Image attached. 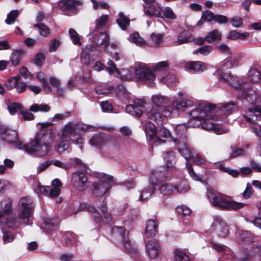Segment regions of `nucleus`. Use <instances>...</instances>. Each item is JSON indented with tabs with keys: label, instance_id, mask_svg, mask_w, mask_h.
Segmentation results:
<instances>
[{
	"label": "nucleus",
	"instance_id": "nucleus-14",
	"mask_svg": "<svg viewBox=\"0 0 261 261\" xmlns=\"http://www.w3.org/2000/svg\"><path fill=\"white\" fill-rule=\"evenodd\" d=\"M73 187L80 191H83L87 188L88 178L85 173L80 171L73 173L71 177Z\"/></svg>",
	"mask_w": 261,
	"mask_h": 261
},
{
	"label": "nucleus",
	"instance_id": "nucleus-52",
	"mask_svg": "<svg viewBox=\"0 0 261 261\" xmlns=\"http://www.w3.org/2000/svg\"><path fill=\"white\" fill-rule=\"evenodd\" d=\"M19 11L18 10H12L8 15L5 22L8 24H13L17 17L18 16Z\"/></svg>",
	"mask_w": 261,
	"mask_h": 261
},
{
	"label": "nucleus",
	"instance_id": "nucleus-15",
	"mask_svg": "<svg viewBox=\"0 0 261 261\" xmlns=\"http://www.w3.org/2000/svg\"><path fill=\"white\" fill-rule=\"evenodd\" d=\"M1 138L15 147L22 149L23 144L18 139L17 133L13 130L7 129L4 130L1 134Z\"/></svg>",
	"mask_w": 261,
	"mask_h": 261
},
{
	"label": "nucleus",
	"instance_id": "nucleus-22",
	"mask_svg": "<svg viewBox=\"0 0 261 261\" xmlns=\"http://www.w3.org/2000/svg\"><path fill=\"white\" fill-rule=\"evenodd\" d=\"M163 158L167 168L170 171L174 170L176 162L175 153L172 151L165 152Z\"/></svg>",
	"mask_w": 261,
	"mask_h": 261
},
{
	"label": "nucleus",
	"instance_id": "nucleus-1",
	"mask_svg": "<svg viewBox=\"0 0 261 261\" xmlns=\"http://www.w3.org/2000/svg\"><path fill=\"white\" fill-rule=\"evenodd\" d=\"M4 213H0V225L6 224L10 228L17 227L21 224H31V219L33 216L34 205L32 200L28 197L21 198L17 205V218L9 216L11 212V203L8 200L2 202Z\"/></svg>",
	"mask_w": 261,
	"mask_h": 261
},
{
	"label": "nucleus",
	"instance_id": "nucleus-25",
	"mask_svg": "<svg viewBox=\"0 0 261 261\" xmlns=\"http://www.w3.org/2000/svg\"><path fill=\"white\" fill-rule=\"evenodd\" d=\"M81 4L82 2L80 1L67 0L60 2L59 4V7L63 11H75L76 10V6Z\"/></svg>",
	"mask_w": 261,
	"mask_h": 261
},
{
	"label": "nucleus",
	"instance_id": "nucleus-11",
	"mask_svg": "<svg viewBox=\"0 0 261 261\" xmlns=\"http://www.w3.org/2000/svg\"><path fill=\"white\" fill-rule=\"evenodd\" d=\"M174 107L172 105L171 106H167L159 109V111H156L151 109L149 111L147 112L148 117L153 120L157 121L161 119V116L162 115L165 117H168L172 116L173 117L177 116L179 113L176 112L174 110Z\"/></svg>",
	"mask_w": 261,
	"mask_h": 261
},
{
	"label": "nucleus",
	"instance_id": "nucleus-20",
	"mask_svg": "<svg viewBox=\"0 0 261 261\" xmlns=\"http://www.w3.org/2000/svg\"><path fill=\"white\" fill-rule=\"evenodd\" d=\"M239 235L242 243L247 248H254L256 245L254 237L248 231L241 230L239 232Z\"/></svg>",
	"mask_w": 261,
	"mask_h": 261
},
{
	"label": "nucleus",
	"instance_id": "nucleus-50",
	"mask_svg": "<svg viewBox=\"0 0 261 261\" xmlns=\"http://www.w3.org/2000/svg\"><path fill=\"white\" fill-rule=\"evenodd\" d=\"M69 34L70 39L74 44L77 45L81 44L80 35L73 29H69Z\"/></svg>",
	"mask_w": 261,
	"mask_h": 261
},
{
	"label": "nucleus",
	"instance_id": "nucleus-62",
	"mask_svg": "<svg viewBox=\"0 0 261 261\" xmlns=\"http://www.w3.org/2000/svg\"><path fill=\"white\" fill-rule=\"evenodd\" d=\"M111 90V88L110 87L108 88L107 86H97L95 89L96 93L98 95L108 94L109 93Z\"/></svg>",
	"mask_w": 261,
	"mask_h": 261
},
{
	"label": "nucleus",
	"instance_id": "nucleus-58",
	"mask_svg": "<svg viewBox=\"0 0 261 261\" xmlns=\"http://www.w3.org/2000/svg\"><path fill=\"white\" fill-rule=\"evenodd\" d=\"M93 4V8L94 9H108L109 5L103 1L97 2L96 0H90Z\"/></svg>",
	"mask_w": 261,
	"mask_h": 261
},
{
	"label": "nucleus",
	"instance_id": "nucleus-3",
	"mask_svg": "<svg viewBox=\"0 0 261 261\" xmlns=\"http://www.w3.org/2000/svg\"><path fill=\"white\" fill-rule=\"evenodd\" d=\"M215 105L201 103L190 113L189 124L193 127L201 125L202 128L211 130L217 135L225 134L227 128H223L214 122L218 120L217 115L214 114Z\"/></svg>",
	"mask_w": 261,
	"mask_h": 261
},
{
	"label": "nucleus",
	"instance_id": "nucleus-55",
	"mask_svg": "<svg viewBox=\"0 0 261 261\" xmlns=\"http://www.w3.org/2000/svg\"><path fill=\"white\" fill-rule=\"evenodd\" d=\"M169 66L167 61H162L154 64L152 67V70L154 72L164 71Z\"/></svg>",
	"mask_w": 261,
	"mask_h": 261
},
{
	"label": "nucleus",
	"instance_id": "nucleus-33",
	"mask_svg": "<svg viewBox=\"0 0 261 261\" xmlns=\"http://www.w3.org/2000/svg\"><path fill=\"white\" fill-rule=\"evenodd\" d=\"M116 22L121 29L124 31L126 30L130 23L129 19L124 15L122 12H120L118 14Z\"/></svg>",
	"mask_w": 261,
	"mask_h": 261
},
{
	"label": "nucleus",
	"instance_id": "nucleus-37",
	"mask_svg": "<svg viewBox=\"0 0 261 261\" xmlns=\"http://www.w3.org/2000/svg\"><path fill=\"white\" fill-rule=\"evenodd\" d=\"M112 234L114 238L122 241L125 240V229L123 227L115 226L112 229Z\"/></svg>",
	"mask_w": 261,
	"mask_h": 261
},
{
	"label": "nucleus",
	"instance_id": "nucleus-4",
	"mask_svg": "<svg viewBox=\"0 0 261 261\" xmlns=\"http://www.w3.org/2000/svg\"><path fill=\"white\" fill-rule=\"evenodd\" d=\"M239 97L247 107L245 114L247 120L254 123L261 117V97L257 95L253 89L248 87L240 90Z\"/></svg>",
	"mask_w": 261,
	"mask_h": 261
},
{
	"label": "nucleus",
	"instance_id": "nucleus-56",
	"mask_svg": "<svg viewBox=\"0 0 261 261\" xmlns=\"http://www.w3.org/2000/svg\"><path fill=\"white\" fill-rule=\"evenodd\" d=\"M162 13L163 14V17H165L170 19H175L176 18V15L170 7H166L162 9Z\"/></svg>",
	"mask_w": 261,
	"mask_h": 261
},
{
	"label": "nucleus",
	"instance_id": "nucleus-41",
	"mask_svg": "<svg viewBox=\"0 0 261 261\" xmlns=\"http://www.w3.org/2000/svg\"><path fill=\"white\" fill-rule=\"evenodd\" d=\"M145 132L150 139H155L157 133L155 125L151 122H148L145 126Z\"/></svg>",
	"mask_w": 261,
	"mask_h": 261
},
{
	"label": "nucleus",
	"instance_id": "nucleus-47",
	"mask_svg": "<svg viewBox=\"0 0 261 261\" xmlns=\"http://www.w3.org/2000/svg\"><path fill=\"white\" fill-rule=\"evenodd\" d=\"M177 81L176 76L172 74H168L167 76L161 79V82L166 84L168 86H172Z\"/></svg>",
	"mask_w": 261,
	"mask_h": 261
},
{
	"label": "nucleus",
	"instance_id": "nucleus-34",
	"mask_svg": "<svg viewBox=\"0 0 261 261\" xmlns=\"http://www.w3.org/2000/svg\"><path fill=\"white\" fill-rule=\"evenodd\" d=\"M167 177L164 172L160 171H154L150 175V182L156 186L159 181Z\"/></svg>",
	"mask_w": 261,
	"mask_h": 261
},
{
	"label": "nucleus",
	"instance_id": "nucleus-35",
	"mask_svg": "<svg viewBox=\"0 0 261 261\" xmlns=\"http://www.w3.org/2000/svg\"><path fill=\"white\" fill-rule=\"evenodd\" d=\"M128 40L139 46H144L146 45L145 41L137 32H135L129 35Z\"/></svg>",
	"mask_w": 261,
	"mask_h": 261
},
{
	"label": "nucleus",
	"instance_id": "nucleus-64",
	"mask_svg": "<svg viewBox=\"0 0 261 261\" xmlns=\"http://www.w3.org/2000/svg\"><path fill=\"white\" fill-rule=\"evenodd\" d=\"M255 253L247 251L244 256L236 255V257L239 261H248L255 255Z\"/></svg>",
	"mask_w": 261,
	"mask_h": 261
},
{
	"label": "nucleus",
	"instance_id": "nucleus-9",
	"mask_svg": "<svg viewBox=\"0 0 261 261\" xmlns=\"http://www.w3.org/2000/svg\"><path fill=\"white\" fill-rule=\"evenodd\" d=\"M109 19V16L107 14H102L96 19L95 28L92 33L94 41L96 43H98L100 39L102 43L107 42L108 35L106 32L102 31V29L106 26Z\"/></svg>",
	"mask_w": 261,
	"mask_h": 261
},
{
	"label": "nucleus",
	"instance_id": "nucleus-18",
	"mask_svg": "<svg viewBox=\"0 0 261 261\" xmlns=\"http://www.w3.org/2000/svg\"><path fill=\"white\" fill-rule=\"evenodd\" d=\"M146 250L149 257L155 259L161 253L160 247L155 241H149L146 244Z\"/></svg>",
	"mask_w": 261,
	"mask_h": 261
},
{
	"label": "nucleus",
	"instance_id": "nucleus-31",
	"mask_svg": "<svg viewBox=\"0 0 261 261\" xmlns=\"http://www.w3.org/2000/svg\"><path fill=\"white\" fill-rule=\"evenodd\" d=\"M69 146V140L59 137V141L55 145V150L59 153H62L68 149Z\"/></svg>",
	"mask_w": 261,
	"mask_h": 261
},
{
	"label": "nucleus",
	"instance_id": "nucleus-8",
	"mask_svg": "<svg viewBox=\"0 0 261 261\" xmlns=\"http://www.w3.org/2000/svg\"><path fill=\"white\" fill-rule=\"evenodd\" d=\"M88 129V126L82 125L77 122H69L58 133V136L70 140L71 138L75 137L77 133L85 132Z\"/></svg>",
	"mask_w": 261,
	"mask_h": 261
},
{
	"label": "nucleus",
	"instance_id": "nucleus-54",
	"mask_svg": "<svg viewBox=\"0 0 261 261\" xmlns=\"http://www.w3.org/2000/svg\"><path fill=\"white\" fill-rule=\"evenodd\" d=\"M118 73V76L123 80H129L132 78L133 75L132 72L126 69H123L121 71H116Z\"/></svg>",
	"mask_w": 261,
	"mask_h": 261
},
{
	"label": "nucleus",
	"instance_id": "nucleus-36",
	"mask_svg": "<svg viewBox=\"0 0 261 261\" xmlns=\"http://www.w3.org/2000/svg\"><path fill=\"white\" fill-rule=\"evenodd\" d=\"M5 102L8 110L11 115H14L18 111L21 110L22 105L19 103L11 102L9 100H6Z\"/></svg>",
	"mask_w": 261,
	"mask_h": 261
},
{
	"label": "nucleus",
	"instance_id": "nucleus-53",
	"mask_svg": "<svg viewBox=\"0 0 261 261\" xmlns=\"http://www.w3.org/2000/svg\"><path fill=\"white\" fill-rule=\"evenodd\" d=\"M231 152L229 158L233 159L239 156L245 155L246 154L244 149L240 148H232L231 147Z\"/></svg>",
	"mask_w": 261,
	"mask_h": 261
},
{
	"label": "nucleus",
	"instance_id": "nucleus-7",
	"mask_svg": "<svg viewBox=\"0 0 261 261\" xmlns=\"http://www.w3.org/2000/svg\"><path fill=\"white\" fill-rule=\"evenodd\" d=\"M175 131L176 138H172V141L179 153L187 161H189L191 158L192 151L187 146L186 127L184 125H179L176 126Z\"/></svg>",
	"mask_w": 261,
	"mask_h": 261
},
{
	"label": "nucleus",
	"instance_id": "nucleus-39",
	"mask_svg": "<svg viewBox=\"0 0 261 261\" xmlns=\"http://www.w3.org/2000/svg\"><path fill=\"white\" fill-rule=\"evenodd\" d=\"M38 81L41 83L42 87L44 89L48 92H50L52 90L51 87L48 83L46 77L44 73L42 72H38L36 75Z\"/></svg>",
	"mask_w": 261,
	"mask_h": 261
},
{
	"label": "nucleus",
	"instance_id": "nucleus-12",
	"mask_svg": "<svg viewBox=\"0 0 261 261\" xmlns=\"http://www.w3.org/2000/svg\"><path fill=\"white\" fill-rule=\"evenodd\" d=\"M146 105L143 99L135 98L133 104L126 106L125 111L133 116L140 117L144 111Z\"/></svg>",
	"mask_w": 261,
	"mask_h": 261
},
{
	"label": "nucleus",
	"instance_id": "nucleus-60",
	"mask_svg": "<svg viewBox=\"0 0 261 261\" xmlns=\"http://www.w3.org/2000/svg\"><path fill=\"white\" fill-rule=\"evenodd\" d=\"M215 14L209 10H205L202 12V16L204 20L211 22L214 20Z\"/></svg>",
	"mask_w": 261,
	"mask_h": 261
},
{
	"label": "nucleus",
	"instance_id": "nucleus-46",
	"mask_svg": "<svg viewBox=\"0 0 261 261\" xmlns=\"http://www.w3.org/2000/svg\"><path fill=\"white\" fill-rule=\"evenodd\" d=\"M163 34L152 33L150 36L151 44L154 46H159L163 42Z\"/></svg>",
	"mask_w": 261,
	"mask_h": 261
},
{
	"label": "nucleus",
	"instance_id": "nucleus-44",
	"mask_svg": "<svg viewBox=\"0 0 261 261\" xmlns=\"http://www.w3.org/2000/svg\"><path fill=\"white\" fill-rule=\"evenodd\" d=\"M189 188L187 181L185 180H181L178 184L174 186V190H176L178 193H186L189 191Z\"/></svg>",
	"mask_w": 261,
	"mask_h": 261
},
{
	"label": "nucleus",
	"instance_id": "nucleus-29",
	"mask_svg": "<svg viewBox=\"0 0 261 261\" xmlns=\"http://www.w3.org/2000/svg\"><path fill=\"white\" fill-rule=\"evenodd\" d=\"M167 100L168 98L166 96L159 94H154L151 96V101L153 106L156 108V112L162 108V105L165 103Z\"/></svg>",
	"mask_w": 261,
	"mask_h": 261
},
{
	"label": "nucleus",
	"instance_id": "nucleus-5",
	"mask_svg": "<svg viewBox=\"0 0 261 261\" xmlns=\"http://www.w3.org/2000/svg\"><path fill=\"white\" fill-rule=\"evenodd\" d=\"M53 140V133L48 130H40L28 144H23L22 149L30 154L43 156L47 154Z\"/></svg>",
	"mask_w": 261,
	"mask_h": 261
},
{
	"label": "nucleus",
	"instance_id": "nucleus-28",
	"mask_svg": "<svg viewBox=\"0 0 261 261\" xmlns=\"http://www.w3.org/2000/svg\"><path fill=\"white\" fill-rule=\"evenodd\" d=\"M222 36L221 33L217 30H214L207 33V35L202 40L200 44H202L205 41L212 43L215 41L221 40Z\"/></svg>",
	"mask_w": 261,
	"mask_h": 261
},
{
	"label": "nucleus",
	"instance_id": "nucleus-19",
	"mask_svg": "<svg viewBox=\"0 0 261 261\" xmlns=\"http://www.w3.org/2000/svg\"><path fill=\"white\" fill-rule=\"evenodd\" d=\"M158 222L154 219H149L146 224L145 237L147 238L154 237L158 232Z\"/></svg>",
	"mask_w": 261,
	"mask_h": 261
},
{
	"label": "nucleus",
	"instance_id": "nucleus-27",
	"mask_svg": "<svg viewBox=\"0 0 261 261\" xmlns=\"http://www.w3.org/2000/svg\"><path fill=\"white\" fill-rule=\"evenodd\" d=\"M163 137L164 138H176V137L172 136L170 132L164 127H161L155 137L154 142H158L159 144H163L166 142V141L160 138V137Z\"/></svg>",
	"mask_w": 261,
	"mask_h": 261
},
{
	"label": "nucleus",
	"instance_id": "nucleus-57",
	"mask_svg": "<svg viewBox=\"0 0 261 261\" xmlns=\"http://www.w3.org/2000/svg\"><path fill=\"white\" fill-rule=\"evenodd\" d=\"M213 50V47L210 45H205L200 47L197 50L194 51V54L199 53L203 56H207L210 54Z\"/></svg>",
	"mask_w": 261,
	"mask_h": 261
},
{
	"label": "nucleus",
	"instance_id": "nucleus-13",
	"mask_svg": "<svg viewBox=\"0 0 261 261\" xmlns=\"http://www.w3.org/2000/svg\"><path fill=\"white\" fill-rule=\"evenodd\" d=\"M236 109L237 107L233 102L222 103L218 108H216L215 106L214 114L217 115L218 120H215L214 121L223 120V116L226 117L234 111Z\"/></svg>",
	"mask_w": 261,
	"mask_h": 261
},
{
	"label": "nucleus",
	"instance_id": "nucleus-23",
	"mask_svg": "<svg viewBox=\"0 0 261 261\" xmlns=\"http://www.w3.org/2000/svg\"><path fill=\"white\" fill-rule=\"evenodd\" d=\"M214 229H220V236L226 237L229 232L228 226L226 223L221 218L216 219L212 224Z\"/></svg>",
	"mask_w": 261,
	"mask_h": 261
},
{
	"label": "nucleus",
	"instance_id": "nucleus-40",
	"mask_svg": "<svg viewBox=\"0 0 261 261\" xmlns=\"http://www.w3.org/2000/svg\"><path fill=\"white\" fill-rule=\"evenodd\" d=\"M249 80L252 83H256L261 79L260 72L255 68H251L248 73Z\"/></svg>",
	"mask_w": 261,
	"mask_h": 261
},
{
	"label": "nucleus",
	"instance_id": "nucleus-49",
	"mask_svg": "<svg viewBox=\"0 0 261 261\" xmlns=\"http://www.w3.org/2000/svg\"><path fill=\"white\" fill-rule=\"evenodd\" d=\"M34 28H37L39 31L40 35L43 37H47L50 33L49 29L43 23H36L34 25Z\"/></svg>",
	"mask_w": 261,
	"mask_h": 261
},
{
	"label": "nucleus",
	"instance_id": "nucleus-42",
	"mask_svg": "<svg viewBox=\"0 0 261 261\" xmlns=\"http://www.w3.org/2000/svg\"><path fill=\"white\" fill-rule=\"evenodd\" d=\"M159 190L163 195H169L172 194L174 191V189L173 186L169 183L165 182L160 187Z\"/></svg>",
	"mask_w": 261,
	"mask_h": 261
},
{
	"label": "nucleus",
	"instance_id": "nucleus-63",
	"mask_svg": "<svg viewBox=\"0 0 261 261\" xmlns=\"http://www.w3.org/2000/svg\"><path fill=\"white\" fill-rule=\"evenodd\" d=\"M14 239L13 234L10 231H3V241L6 244L13 241Z\"/></svg>",
	"mask_w": 261,
	"mask_h": 261
},
{
	"label": "nucleus",
	"instance_id": "nucleus-32",
	"mask_svg": "<svg viewBox=\"0 0 261 261\" xmlns=\"http://www.w3.org/2000/svg\"><path fill=\"white\" fill-rule=\"evenodd\" d=\"M155 189V186L150 183L149 186L142 191L140 196V200L141 201H143L150 198L154 194Z\"/></svg>",
	"mask_w": 261,
	"mask_h": 261
},
{
	"label": "nucleus",
	"instance_id": "nucleus-45",
	"mask_svg": "<svg viewBox=\"0 0 261 261\" xmlns=\"http://www.w3.org/2000/svg\"><path fill=\"white\" fill-rule=\"evenodd\" d=\"M249 36L248 33H240L236 31H230L227 36V38L231 40H237L240 39L241 40L244 39Z\"/></svg>",
	"mask_w": 261,
	"mask_h": 261
},
{
	"label": "nucleus",
	"instance_id": "nucleus-24",
	"mask_svg": "<svg viewBox=\"0 0 261 261\" xmlns=\"http://www.w3.org/2000/svg\"><path fill=\"white\" fill-rule=\"evenodd\" d=\"M186 68L195 72H203L207 69V65L201 61H192L186 64Z\"/></svg>",
	"mask_w": 261,
	"mask_h": 261
},
{
	"label": "nucleus",
	"instance_id": "nucleus-59",
	"mask_svg": "<svg viewBox=\"0 0 261 261\" xmlns=\"http://www.w3.org/2000/svg\"><path fill=\"white\" fill-rule=\"evenodd\" d=\"M64 238L66 241L65 244L67 246H70L76 241L75 235L71 232H67L64 236Z\"/></svg>",
	"mask_w": 261,
	"mask_h": 261
},
{
	"label": "nucleus",
	"instance_id": "nucleus-43",
	"mask_svg": "<svg viewBox=\"0 0 261 261\" xmlns=\"http://www.w3.org/2000/svg\"><path fill=\"white\" fill-rule=\"evenodd\" d=\"M174 254L175 261H190L189 256L180 249H176Z\"/></svg>",
	"mask_w": 261,
	"mask_h": 261
},
{
	"label": "nucleus",
	"instance_id": "nucleus-21",
	"mask_svg": "<svg viewBox=\"0 0 261 261\" xmlns=\"http://www.w3.org/2000/svg\"><path fill=\"white\" fill-rule=\"evenodd\" d=\"M172 105L174 107V110L178 113L179 111H184L186 109L194 105V102L190 99H182L172 101Z\"/></svg>",
	"mask_w": 261,
	"mask_h": 261
},
{
	"label": "nucleus",
	"instance_id": "nucleus-6",
	"mask_svg": "<svg viewBox=\"0 0 261 261\" xmlns=\"http://www.w3.org/2000/svg\"><path fill=\"white\" fill-rule=\"evenodd\" d=\"M207 197L214 207L221 210H238L244 205L243 203L236 202L227 196L214 190L211 189L207 191Z\"/></svg>",
	"mask_w": 261,
	"mask_h": 261
},
{
	"label": "nucleus",
	"instance_id": "nucleus-16",
	"mask_svg": "<svg viewBox=\"0 0 261 261\" xmlns=\"http://www.w3.org/2000/svg\"><path fill=\"white\" fill-rule=\"evenodd\" d=\"M111 140L112 137L109 135L103 133L97 134L90 139L89 143L91 146L101 148L106 145Z\"/></svg>",
	"mask_w": 261,
	"mask_h": 261
},
{
	"label": "nucleus",
	"instance_id": "nucleus-61",
	"mask_svg": "<svg viewBox=\"0 0 261 261\" xmlns=\"http://www.w3.org/2000/svg\"><path fill=\"white\" fill-rule=\"evenodd\" d=\"M176 211L179 214L184 216L188 215L191 212L190 208L185 205L178 206L176 207Z\"/></svg>",
	"mask_w": 261,
	"mask_h": 261
},
{
	"label": "nucleus",
	"instance_id": "nucleus-26",
	"mask_svg": "<svg viewBox=\"0 0 261 261\" xmlns=\"http://www.w3.org/2000/svg\"><path fill=\"white\" fill-rule=\"evenodd\" d=\"M193 41H194V38L192 34L188 31H184L178 34L175 43L178 45Z\"/></svg>",
	"mask_w": 261,
	"mask_h": 261
},
{
	"label": "nucleus",
	"instance_id": "nucleus-51",
	"mask_svg": "<svg viewBox=\"0 0 261 261\" xmlns=\"http://www.w3.org/2000/svg\"><path fill=\"white\" fill-rule=\"evenodd\" d=\"M14 165V162L8 159H6L4 161V164L0 165V174H3L5 171L8 169H11Z\"/></svg>",
	"mask_w": 261,
	"mask_h": 261
},
{
	"label": "nucleus",
	"instance_id": "nucleus-38",
	"mask_svg": "<svg viewBox=\"0 0 261 261\" xmlns=\"http://www.w3.org/2000/svg\"><path fill=\"white\" fill-rule=\"evenodd\" d=\"M50 107L47 104H34L30 108V111L33 112H47L50 110Z\"/></svg>",
	"mask_w": 261,
	"mask_h": 261
},
{
	"label": "nucleus",
	"instance_id": "nucleus-30",
	"mask_svg": "<svg viewBox=\"0 0 261 261\" xmlns=\"http://www.w3.org/2000/svg\"><path fill=\"white\" fill-rule=\"evenodd\" d=\"M97 45L100 44L101 45H104L106 49L109 51L111 54L112 55L113 54H114V57L116 60H119V58L118 57V53L116 51L117 49V45L115 43H109L108 42V39L107 40V42L102 43H101V40H99L98 41V43H96Z\"/></svg>",
	"mask_w": 261,
	"mask_h": 261
},
{
	"label": "nucleus",
	"instance_id": "nucleus-17",
	"mask_svg": "<svg viewBox=\"0 0 261 261\" xmlns=\"http://www.w3.org/2000/svg\"><path fill=\"white\" fill-rule=\"evenodd\" d=\"M144 13L148 16L163 18L160 5L155 0L144 5Z\"/></svg>",
	"mask_w": 261,
	"mask_h": 261
},
{
	"label": "nucleus",
	"instance_id": "nucleus-10",
	"mask_svg": "<svg viewBox=\"0 0 261 261\" xmlns=\"http://www.w3.org/2000/svg\"><path fill=\"white\" fill-rule=\"evenodd\" d=\"M135 76L138 80L144 82L150 87L154 86L155 76L151 69L145 64L140 63L135 68Z\"/></svg>",
	"mask_w": 261,
	"mask_h": 261
},
{
	"label": "nucleus",
	"instance_id": "nucleus-48",
	"mask_svg": "<svg viewBox=\"0 0 261 261\" xmlns=\"http://www.w3.org/2000/svg\"><path fill=\"white\" fill-rule=\"evenodd\" d=\"M22 54V51L16 50L11 54L10 61L14 66L19 64L21 60Z\"/></svg>",
	"mask_w": 261,
	"mask_h": 261
},
{
	"label": "nucleus",
	"instance_id": "nucleus-2",
	"mask_svg": "<svg viewBox=\"0 0 261 261\" xmlns=\"http://www.w3.org/2000/svg\"><path fill=\"white\" fill-rule=\"evenodd\" d=\"M114 184L113 177L112 176L104 174L100 179L93 184L92 193L96 196L101 197L103 203L97 210L93 205H87L81 204L80 210H84L90 213L95 221L97 223H109L111 222V215L107 213V207L104 203L105 197L103 195L108 192Z\"/></svg>",
	"mask_w": 261,
	"mask_h": 261
}]
</instances>
